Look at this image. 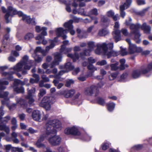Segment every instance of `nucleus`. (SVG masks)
I'll list each match as a JSON object with an SVG mask.
<instances>
[{
	"mask_svg": "<svg viewBox=\"0 0 152 152\" xmlns=\"http://www.w3.org/2000/svg\"><path fill=\"white\" fill-rule=\"evenodd\" d=\"M45 139H47L49 143L53 146H56L59 145L61 141V137L56 134H51L47 135L45 132V130L43 134L41 136L40 138L38 140L35 145L38 148H45V146L41 143Z\"/></svg>",
	"mask_w": 152,
	"mask_h": 152,
	"instance_id": "f257e3e1",
	"label": "nucleus"
},
{
	"mask_svg": "<svg viewBox=\"0 0 152 152\" xmlns=\"http://www.w3.org/2000/svg\"><path fill=\"white\" fill-rule=\"evenodd\" d=\"M125 24L127 26H130L131 32L135 34L134 40L137 43H139L141 40L140 38V35L138 31L139 28H141L146 33H149L151 31V27L147 25L145 23H144L141 26L139 24H134L131 23L130 22H128L127 20H126L125 22Z\"/></svg>",
	"mask_w": 152,
	"mask_h": 152,
	"instance_id": "f03ea898",
	"label": "nucleus"
},
{
	"mask_svg": "<svg viewBox=\"0 0 152 152\" xmlns=\"http://www.w3.org/2000/svg\"><path fill=\"white\" fill-rule=\"evenodd\" d=\"M62 128L61 122L58 120L50 119L47 122L45 126V132L47 135L51 134H56L58 131Z\"/></svg>",
	"mask_w": 152,
	"mask_h": 152,
	"instance_id": "7ed1b4c3",
	"label": "nucleus"
},
{
	"mask_svg": "<svg viewBox=\"0 0 152 152\" xmlns=\"http://www.w3.org/2000/svg\"><path fill=\"white\" fill-rule=\"evenodd\" d=\"M28 60V56L27 55L24 56L22 60L12 68L14 71L12 73L21 71L23 69L26 70H29L33 66L34 61L33 60Z\"/></svg>",
	"mask_w": 152,
	"mask_h": 152,
	"instance_id": "20e7f679",
	"label": "nucleus"
},
{
	"mask_svg": "<svg viewBox=\"0 0 152 152\" xmlns=\"http://www.w3.org/2000/svg\"><path fill=\"white\" fill-rule=\"evenodd\" d=\"M55 31L57 37L54 38L53 39L49 40L50 44V45L46 47L45 50L46 52H48L50 49H53L55 46L56 43L58 42V37H61L63 39H66L67 36L65 34H66L67 32V30L64 29L62 28H56Z\"/></svg>",
	"mask_w": 152,
	"mask_h": 152,
	"instance_id": "39448f33",
	"label": "nucleus"
},
{
	"mask_svg": "<svg viewBox=\"0 0 152 152\" xmlns=\"http://www.w3.org/2000/svg\"><path fill=\"white\" fill-rule=\"evenodd\" d=\"M9 82L5 79H0V98H4L3 100H1L2 104H8L9 99L7 98L9 94L7 92H1V91L5 89L6 87L5 86L8 85Z\"/></svg>",
	"mask_w": 152,
	"mask_h": 152,
	"instance_id": "423d86ee",
	"label": "nucleus"
},
{
	"mask_svg": "<svg viewBox=\"0 0 152 152\" xmlns=\"http://www.w3.org/2000/svg\"><path fill=\"white\" fill-rule=\"evenodd\" d=\"M55 102L54 98L51 96H44L39 104L40 106L44 107L47 110H50L51 105Z\"/></svg>",
	"mask_w": 152,
	"mask_h": 152,
	"instance_id": "0eeeda50",
	"label": "nucleus"
},
{
	"mask_svg": "<svg viewBox=\"0 0 152 152\" xmlns=\"http://www.w3.org/2000/svg\"><path fill=\"white\" fill-rule=\"evenodd\" d=\"M120 65L119 66L118 65L119 63L118 62H116L115 63L112 64L110 65L111 70L113 71H115L118 69L122 70L124 69L126 67H128V65L127 64H125V60L124 59L120 60Z\"/></svg>",
	"mask_w": 152,
	"mask_h": 152,
	"instance_id": "6e6552de",
	"label": "nucleus"
},
{
	"mask_svg": "<svg viewBox=\"0 0 152 152\" xmlns=\"http://www.w3.org/2000/svg\"><path fill=\"white\" fill-rule=\"evenodd\" d=\"M32 117L34 120L41 122L43 120H46L48 118V115H45L43 113H41L39 111L36 110L33 111Z\"/></svg>",
	"mask_w": 152,
	"mask_h": 152,
	"instance_id": "1a4fd4ad",
	"label": "nucleus"
},
{
	"mask_svg": "<svg viewBox=\"0 0 152 152\" xmlns=\"http://www.w3.org/2000/svg\"><path fill=\"white\" fill-rule=\"evenodd\" d=\"M119 24L118 22H116L115 23L114 26V31L113 32V34L114 39L116 42L120 41L121 39L120 31L118 29L119 27Z\"/></svg>",
	"mask_w": 152,
	"mask_h": 152,
	"instance_id": "9d476101",
	"label": "nucleus"
},
{
	"mask_svg": "<svg viewBox=\"0 0 152 152\" xmlns=\"http://www.w3.org/2000/svg\"><path fill=\"white\" fill-rule=\"evenodd\" d=\"M113 47V43H110L107 44V49L105 51V55L107 56L108 58H109L112 56H116L119 54L118 53L112 50Z\"/></svg>",
	"mask_w": 152,
	"mask_h": 152,
	"instance_id": "9b49d317",
	"label": "nucleus"
},
{
	"mask_svg": "<svg viewBox=\"0 0 152 152\" xmlns=\"http://www.w3.org/2000/svg\"><path fill=\"white\" fill-rule=\"evenodd\" d=\"M87 45L88 49L84 51V53L83 54L81 53L80 54V57L81 58H83L84 56H89L90 52L94 50V48L96 46L94 42L92 41H90L88 42Z\"/></svg>",
	"mask_w": 152,
	"mask_h": 152,
	"instance_id": "f8f14e48",
	"label": "nucleus"
},
{
	"mask_svg": "<svg viewBox=\"0 0 152 152\" xmlns=\"http://www.w3.org/2000/svg\"><path fill=\"white\" fill-rule=\"evenodd\" d=\"M64 132L67 134H70L77 136H79L80 134L78 127L76 126L66 128L64 131Z\"/></svg>",
	"mask_w": 152,
	"mask_h": 152,
	"instance_id": "ddd939ff",
	"label": "nucleus"
},
{
	"mask_svg": "<svg viewBox=\"0 0 152 152\" xmlns=\"http://www.w3.org/2000/svg\"><path fill=\"white\" fill-rule=\"evenodd\" d=\"M97 49L95 50V53L97 54H100L102 52V51L100 50L101 49L104 51V54L105 52L107 50V44L106 43H99L97 45Z\"/></svg>",
	"mask_w": 152,
	"mask_h": 152,
	"instance_id": "4468645a",
	"label": "nucleus"
},
{
	"mask_svg": "<svg viewBox=\"0 0 152 152\" xmlns=\"http://www.w3.org/2000/svg\"><path fill=\"white\" fill-rule=\"evenodd\" d=\"M54 58V61L51 65V68H52L55 66L58 65L59 62L61 61L62 57L61 54L58 53H56L55 55Z\"/></svg>",
	"mask_w": 152,
	"mask_h": 152,
	"instance_id": "2eb2a0df",
	"label": "nucleus"
},
{
	"mask_svg": "<svg viewBox=\"0 0 152 152\" xmlns=\"http://www.w3.org/2000/svg\"><path fill=\"white\" fill-rule=\"evenodd\" d=\"M72 20H70L67 22H66L64 24V26L66 28L70 31V33L72 35H73L75 33V31L73 29V26L72 25Z\"/></svg>",
	"mask_w": 152,
	"mask_h": 152,
	"instance_id": "dca6fc26",
	"label": "nucleus"
},
{
	"mask_svg": "<svg viewBox=\"0 0 152 152\" xmlns=\"http://www.w3.org/2000/svg\"><path fill=\"white\" fill-rule=\"evenodd\" d=\"M96 90V88L94 85L91 86L90 87L86 88L84 91V94L87 96H91L94 93L95 90Z\"/></svg>",
	"mask_w": 152,
	"mask_h": 152,
	"instance_id": "f3484780",
	"label": "nucleus"
},
{
	"mask_svg": "<svg viewBox=\"0 0 152 152\" xmlns=\"http://www.w3.org/2000/svg\"><path fill=\"white\" fill-rule=\"evenodd\" d=\"M23 20L27 23L35 25L36 24L34 18L31 19L30 16L25 15L23 16Z\"/></svg>",
	"mask_w": 152,
	"mask_h": 152,
	"instance_id": "a211bd4d",
	"label": "nucleus"
},
{
	"mask_svg": "<svg viewBox=\"0 0 152 152\" xmlns=\"http://www.w3.org/2000/svg\"><path fill=\"white\" fill-rule=\"evenodd\" d=\"M59 68L61 69H66V72H67L70 70L74 68V66H72L70 62H68L66 63L64 66H60Z\"/></svg>",
	"mask_w": 152,
	"mask_h": 152,
	"instance_id": "6ab92c4d",
	"label": "nucleus"
},
{
	"mask_svg": "<svg viewBox=\"0 0 152 152\" xmlns=\"http://www.w3.org/2000/svg\"><path fill=\"white\" fill-rule=\"evenodd\" d=\"M1 10L4 13H6V14L5 15V18L6 20V22L7 23L10 22V20L8 19V18L9 16L12 13V12H10V11L8 10V8L7 9V11L6 9L4 7H1Z\"/></svg>",
	"mask_w": 152,
	"mask_h": 152,
	"instance_id": "aec40b11",
	"label": "nucleus"
},
{
	"mask_svg": "<svg viewBox=\"0 0 152 152\" xmlns=\"http://www.w3.org/2000/svg\"><path fill=\"white\" fill-rule=\"evenodd\" d=\"M141 68L140 70H134L132 74V77L134 78H137L139 77L142 74H144L142 73Z\"/></svg>",
	"mask_w": 152,
	"mask_h": 152,
	"instance_id": "412c9836",
	"label": "nucleus"
},
{
	"mask_svg": "<svg viewBox=\"0 0 152 152\" xmlns=\"http://www.w3.org/2000/svg\"><path fill=\"white\" fill-rule=\"evenodd\" d=\"M8 10L11 12H12V13L14 14H17L20 16H22L23 19V16L25 15L21 11L17 12L16 10L14 8H13L12 6H9L8 7Z\"/></svg>",
	"mask_w": 152,
	"mask_h": 152,
	"instance_id": "4be33fe9",
	"label": "nucleus"
},
{
	"mask_svg": "<svg viewBox=\"0 0 152 152\" xmlns=\"http://www.w3.org/2000/svg\"><path fill=\"white\" fill-rule=\"evenodd\" d=\"M20 84H15V80H14V86H13L14 91L18 93H23L24 91V88L21 86L20 87H17V86Z\"/></svg>",
	"mask_w": 152,
	"mask_h": 152,
	"instance_id": "5701e85b",
	"label": "nucleus"
},
{
	"mask_svg": "<svg viewBox=\"0 0 152 152\" xmlns=\"http://www.w3.org/2000/svg\"><path fill=\"white\" fill-rule=\"evenodd\" d=\"M32 57L34 58L35 61L37 63L41 62L43 58V56L37 55V54L33 53L32 55Z\"/></svg>",
	"mask_w": 152,
	"mask_h": 152,
	"instance_id": "b1692460",
	"label": "nucleus"
},
{
	"mask_svg": "<svg viewBox=\"0 0 152 152\" xmlns=\"http://www.w3.org/2000/svg\"><path fill=\"white\" fill-rule=\"evenodd\" d=\"M109 33L108 30L106 28H103L99 30L98 32V35L100 36H104L107 35Z\"/></svg>",
	"mask_w": 152,
	"mask_h": 152,
	"instance_id": "393cba45",
	"label": "nucleus"
},
{
	"mask_svg": "<svg viewBox=\"0 0 152 152\" xmlns=\"http://www.w3.org/2000/svg\"><path fill=\"white\" fill-rule=\"evenodd\" d=\"M35 39L42 41V43L43 45H46L48 43V41L45 39V37L41 35H38L35 37Z\"/></svg>",
	"mask_w": 152,
	"mask_h": 152,
	"instance_id": "a878e982",
	"label": "nucleus"
},
{
	"mask_svg": "<svg viewBox=\"0 0 152 152\" xmlns=\"http://www.w3.org/2000/svg\"><path fill=\"white\" fill-rule=\"evenodd\" d=\"M72 50V48H66L65 46L62 45L60 50V53H62L66 54L68 52H70Z\"/></svg>",
	"mask_w": 152,
	"mask_h": 152,
	"instance_id": "bb28decb",
	"label": "nucleus"
},
{
	"mask_svg": "<svg viewBox=\"0 0 152 152\" xmlns=\"http://www.w3.org/2000/svg\"><path fill=\"white\" fill-rule=\"evenodd\" d=\"M136 46L134 44H130L129 45V53L132 54L136 52Z\"/></svg>",
	"mask_w": 152,
	"mask_h": 152,
	"instance_id": "cd10ccee",
	"label": "nucleus"
},
{
	"mask_svg": "<svg viewBox=\"0 0 152 152\" xmlns=\"http://www.w3.org/2000/svg\"><path fill=\"white\" fill-rule=\"evenodd\" d=\"M142 68V73L146 74L150 71L152 70V63L149 64L147 68L143 67Z\"/></svg>",
	"mask_w": 152,
	"mask_h": 152,
	"instance_id": "c85d7f7f",
	"label": "nucleus"
},
{
	"mask_svg": "<svg viewBox=\"0 0 152 152\" xmlns=\"http://www.w3.org/2000/svg\"><path fill=\"white\" fill-rule=\"evenodd\" d=\"M75 91L74 90H71L66 91L64 96L66 98L71 97L73 96Z\"/></svg>",
	"mask_w": 152,
	"mask_h": 152,
	"instance_id": "c756f323",
	"label": "nucleus"
},
{
	"mask_svg": "<svg viewBox=\"0 0 152 152\" xmlns=\"http://www.w3.org/2000/svg\"><path fill=\"white\" fill-rule=\"evenodd\" d=\"M33 76L35 78V79L32 78H31L30 82L32 83H38L39 80V75L36 74H34L33 75Z\"/></svg>",
	"mask_w": 152,
	"mask_h": 152,
	"instance_id": "7c9ffc66",
	"label": "nucleus"
},
{
	"mask_svg": "<svg viewBox=\"0 0 152 152\" xmlns=\"http://www.w3.org/2000/svg\"><path fill=\"white\" fill-rule=\"evenodd\" d=\"M0 130H4V131L7 134L10 133V129L9 126H7L5 125H2L0 124Z\"/></svg>",
	"mask_w": 152,
	"mask_h": 152,
	"instance_id": "2f4dec72",
	"label": "nucleus"
},
{
	"mask_svg": "<svg viewBox=\"0 0 152 152\" xmlns=\"http://www.w3.org/2000/svg\"><path fill=\"white\" fill-rule=\"evenodd\" d=\"M132 2V0H126V2L123 5H121L120 6H122L124 9L128 8L131 5Z\"/></svg>",
	"mask_w": 152,
	"mask_h": 152,
	"instance_id": "473e14b6",
	"label": "nucleus"
},
{
	"mask_svg": "<svg viewBox=\"0 0 152 152\" xmlns=\"http://www.w3.org/2000/svg\"><path fill=\"white\" fill-rule=\"evenodd\" d=\"M15 84H20V85H24L26 84L28 81V79L26 78L24 79V81H21L20 80L15 79Z\"/></svg>",
	"mask_w": 152,
	"mask_h": 152,
	"instance_id": "72a5a7b5",
	"label": "nucleus"
},
{
	"mask_svg": "<svg viewBox=\"0 0 152 152\" xmlns=\"http://www.w3.org/2000/svg\"><path fill=\"white\" fill-rule=\"evenodd\" d=\"M2 75L3 76H6L7 79L10 80H13V77L12 75V73H10V72H3L2 73Z\"/></svg>",
	"mask_w": 152,
	"mask_h": 152,
	"instance_id": "f704fd0d",
	"label": "nucleus"
},
{
	"mask_svg": "<svg viewBox=\"0 0 152 152\" xmlns=\"http://www.w3.org/2000/svg\"><path fill=\"white\" fill-rule=\"evenodd\" d=\"M108 110L110 112L112 111L114 109L115 104L113 102L108 103L107 104Z\"/></svg>",
	"mask_w": 152,
	"mask_h": 152,
	"instance_id": "c9c22d12",
	"label": "nucleus"
},
{
	"mask_svg": "<svg viewBox=\"0 0 152 152\" xmlns=\"http://www.w3.org/2000/svg\"><path fill=\"white\" fill-rule=\"evenodd\" d=\"M34 37L33 33H28L26 34L24 37V39L26 40H29L33 38Z\"/></svg>",
	"mask_w": 152,
	"mask_h": 152,
	"instance_id": "e433bc0d",
	"label": "nucleus"
},
{
	"mask_svg": "<svg viewBox=\"0 0 152 152\" xmlns=\"http://www.w3.org/2000/svg\"><path fill=\"white\" fill-rule=\"evenodd\" d=\"M110 144L108 142L103 143L101 146L102 149L104 151L106 150L110 147Z\"/></svg>",
	"mask_w": 152,
	"mask_h": 152,
	"instance_id": "4c0bfd02",
	"label": "nucleus"
},
{
	"mask_svg": "<svg viewBox=\"0 0 152 152\" xmlns=\"http://www.w3.org/2000/svg\"><path fill=\"white\" fill-rule=\"evenodd\" d=\"M67 56L68 57L72 58L74 62L78 59L79 58L78 55L76 53H75L74 55L71 54H67Z\"/></svg>",
	"mask_w": 152,
	"mask_h": 152,
	"instance_id": "58836bf2",
	"label": "nucleus"
},
{
	"mask_svg": "<svg viewBox=\"0 0 152 152\" xmlns=\"http://www.w3.org/2000/svg\"><path fill=\"white\" fill-rule=\"evenodd\" d=\"M15 100L16 101L17 104H19L20 105H25V101L20 98L16 97Z\"/></svg>",
	"mask_w": 152,
	"mask_h": 152,
	"instance_id": "ea45409f",
	"label": "nucleus"
},
{
	"mask_svg": "<svg viewBox=\"0 0 152 152\" xmlns=\"http://www.w3.org/2000/svg\"><path fill=\"white\" fill-rule=\"evenodd\" d=\"M53 83L55 86H57L58 89L60 88L63 86V84L62 83H58L59 81L57 80H54L53 81Z\"/></svg>",
	"mask_w": 152,
	"mask_h": 152,
	"instance_id": "a19ab883",
	"label": "nucleus"
},
{
	"mask_svg": "<svg viewBox=\"0 0 152 152\" xmlns=\"http://www.w3.org/2000/svg\"><path fill=\"white\" fill-rule=\"evenodd\" d=\"M87 68L89 70H91L93 73L95 71H96L97 69L96 67H95L91 64L88 65L87 66Z\"/></svg>",
	"mask_w": 152,
	"mask_h": 152,
	"instance_id": "79ce46f5",
	"label": "nucleus"
},
{
	"mask_svg": "<svg viewBox=\"0 0 152 152\" xmlns=\"http://www.w3.org/2000/svg\"><path fill=\"white\" fill-rule=\"evenodd\" d=\"M39 92L38 94V96L39 97H42L46 94V90L44 89H40L39 90Z\"/></svg>",
	"mask_w": 152,
	"mask_h": 152,
	"instance_id": "37998d69",
	"label": "nucleus"
},
{
	"mask_svg": "<svg viewBox=\"0 0 152 152\" xmlns=\"http://www.w3.org/2000/svg\"><path fill=\"white\" fill-rule=\"evenodd\" d=\"M109 21V18L104 15H101V21L103 23H107Z\"/></svg>",
	"mask_w": 152,
	"mask_h": 152,
	"instance_id": "c03bdc74",
	"label": "nucleus"
},
{
	"mask_svg": "<svg viewBox=\"0 0 152 152\" xmlns=\"http://www.w3.org/2000/svg\"><path fill=\"white\" fill-rule=\"evenodd\" d=\"M117 75L118 74L116 72H114L112 73L109 76V79L111 80H114L116 78Z\"/></svg>",
	"mask_w": 152,
	"mask_h": 152,
	"instance_id": "a18cd8bd",
	"label": "nucleus"
},
{
	"mask_svg": "<svg viewBox=\"0 0 152 152\" xmlns=\"http://www.w3.org/2000/svg\"><path fill=\"white\" fill-rule=\"evenodd\" d=\"M47 29V28L45 27H42V30L41 31L42 32L41 34L40 35L42 36H43L47 35V33L46 31Z\"/></svg>",
	"mask_w": 152,
	"mask_h": 152,
	"instance_id": "49530a36",
	"label": "nucleus"
},
{
	"mask_svg": "<svg viewBox=\"0 0 152 152\" xmlns=\"http://www.w3.org/2000/svg\"><path fill=\"white\" fill-rule=\"evenodd\" d=\"M33 96H28L26 97V99H28V103L31 104L34 102V99L33 98Z\"/></svg>",
	"mask_w": 152,
	"mask_h": 152,
	"instance_id": "de8ad7c7",
	"label": "nucleus"
},
{
	"mask_svg": "<svg viewBox=\"0 0 152 152\" xmlns=\"http://www.w3.org/2000/svg\"><path fill=\"white\" fill-rule=\"evenodd\" d=\"M96 102L99 104L101 105H103L105 103V102L104 99L99 97L97 98L96 100Z\"/></svg>",
	"mask_w": 152,
	"mask_h": 152,
	"instance_id": "09e8293b",
	"label": "nucleus"
},
{
	"mask_svg": "<svg viewBox=\"0 0 152 152\" xmlns=\"http://www.w3.org/2000/svg\"><path fill=\"white\" fill-rule=\"evenodd\" d=\"M78 37L80 38H86L87 37V34L86 32L83 31L80 34L78 35Z\"/></svg>",
	"mask_w": 152,
	"mask_h": 152,
	"instance_id": "8fccbe9b",
	"label": "nucleus"
},
{
	"mask_svg": "<svg viewBox=\"0 0 152 152\" xmlns=\"http://www.w3.org/2000/svg\"><path fill=\"white\" fill-rule=\"evenodd\" d=\"M124 10L122 6L120 7V14L121 16L123 18H124L126 15L125 12L124 11Z\"/></svg>",
	"mask_w": 152,
	"mask_h": 152,
	"instance_id": "3c124183",
	"label": "nucleus"
},
{
	"mask_svg": "<svg viewBox=\"0 0 152 152\" xmlns=\"http://www.w3.org/2000/svg\"><path fill=\"white\" fill-rule=\"evenodd\" d=\"M107 64V61L105 60H102L100 61L97 62L96 64L97 65L103 66Z\"/></svg>",
	"mask_w": 152,
	"mask_h": 152,
	"instance_id": "603ef678",
	"label": "nucleus"
},
{
	"mask_svg": "<svg viewBox=\"0 0 152 152\" xmlns=\"http://www.w3.org/2000/svg\"><path fill=\"white\" fill-rule=\"evenodd\" d=\"M35 89L34 88H32L30 90L28 91V95L30 96H32V94H34L35 92Z\"/></svg>",
	"mask_w": 152,
	"mask_h": 152,
	"instance_id": "864d4df0",
	"label": "nucleus"
},
{
	"mask_svg": "<svg viewBox=\"0 0 152 152\" xmlns=\"http://www.w3.org/2000/svg\"><path fill=\"white\" fill-rule=\"evenodd\" d=\"M115 14L114 12L112 10L108 11L106 13V15L107 16L110 17H112Z\"/></svg>",
	"mask_w": 152,
	"mask_h": 152,
	"instance_id": "5fc2aeb1",
	"label": "nucleus"
},
{
	"mask_svg": "<svg viewBox=\"0 0 152 152\" xmlns=\"http://www.w3.org/2000/svg\"><path fill=\"white\" fill-rule=\"evenodd\" d=\"M94 26L93 25L89 27L87 29V32L89 33H91L92 34H94L96 32V31L92 32V31L93 28H94Z\"/></svg>",
	"mask_w": 152,
	"mask_h": 152,
	"instance_id": "6e6d98bb",
	"label": "nucleus"
},
{
	"mask_svg": "<svg viewBox=\"0 0 152 152\" xmlns=\"http://www.w3.org/2000/svg\"><path fill=\"white\" fill-rule=\"evenodd\" d=\"M90 13L91 14L95 15H98V12L96 8L93 9L90 11Z\"/></svg>",
	"mask_w": 152,
	"mask_h": 152,
	"instance_id": "4d7b16f0",
	"label": "nucleus"
},
{
	"mask_svg": "<svg viewBox=\"0 0 152 152\" xmlns=\"http://www.w3.org/2000/svg\"><path fill=\"white\" fill-rule=\"evenodd\" d=\"M66 72V71L61 70L60 71L58 74L56 75L55 77L56 78H58L59 76L63 75L64 73Z\"/></svg>",
	"mask_w": 152,
	"mask_h": 152,
	"instance_id": "13d9d810",
	"label": "nucleus"
},
{
	"mask_svg": "<svg viewBox=\"0 0 152 152\" xmlns=\"http://www.w3.org/2000/svg\"><path fill=\"white\" fill-rule=\"evenodd\" d=\"M120 32H121L124 35V36H126L128 35V32L127 30L125 28H123L122 29L121 31H120Z\"/></svg>",
	"mask_w": 152,
	"mask_h": 152,
	"instance_id": "bf43d9fd",
	"label": "nucleus"
},
{
	"mask_svg": "<svg viewBox=\"0 0 152 152\" xmlns=\"http://www.w3.org/2000/svg\"><path fill=\"white\" fill-rule=\"evenodd\" d=\"M74 83V81L73 80H67L66 83V86L67 87H69L70 85L73 83Z\"/></svg>",
	"mask_w": 152,
	"mask_h": 152,
	"instance_id": "052dcab7",
	"label": "nucleus"
},
{
	"mask_svg": "<svg viewBox=\"0 0 152 152\" xmlns=\"http://www.w3.org/2000/svg\"><path fill=\"white\" fill-rule=\"evenodd\" d=\"M44 82H49L50 79L45 75H43L41 76Z\"/></svg>",
	"mask_w": 152,
	"mask_h": 152,
	"instance_id": "680f3d73",
	"label": "nucleus"
},
{
	"mask_svg": "<svg viewBox=\"0 0 152 152\" xmlns=\"http://www.w3.org/2000/svg\"><path fill=\"white\" fill-rule=\"evenodd\" d=\"M143 146L141 145H135L133 147V148L136 150H139L142 148Z\"/></svg>",
	"mask_w": 152,
	"mask_h": 152,
	"instance_id": "e2e57ef3",
	"label": "nucleus"
},
{
	"mask_svg": "<svg viewBox=\"0 0 152 152\" xmlns=\"http://www.w3.org/2000/svg\"><path fill=\"white\" fill-rule=\"evenodd\" d=\"M37 52L42 53V50L41 47H37L35 50H34V53L37 54Z\"/></svg>",
	"mask_w": 152,
	"mask_h": 152,
	"instance_id": "0e129e2a",
	"label": "nucleus"
},
{
	"mask_svg": "<svg viewBox=\"0 0 152 152\" xmlns=\"http://www.w3.org/2000/svg\"><path fill=\"white\" fill-rule=\"evenodd\" d=\"M137 4L139 5H142L145 4V1L144 0H137Z\"/></svg>",
	"mask_w": 152,
	"mask_h": 152,
	"instance_id": "69168bd1",
	"label": "nucleus"
},
{
	"mask_svg": "<svg viewBox=\"0 0 152 152\" xmlns=\"http://www.w3.org/2000/svg\"><path fill=\"white\" fill-rule=\"evenodd\" d=\"M80 71V69L78 67L74 69L72 72V74L73 75H77Z\"/></svg>",
	"mask_w": 152,
	"mask_h": 152,
	"instance_id": "338daca9",
	"label": "nucleus"
},
{
	"mask_svg": "<svg viewBox=\"0 0 152 152\" xmlns=\"http://www.w3.org/2000/svg\"><path fill=\"white\" fill-rule=\"evenodd\" d=\"M66 149L65 148L60 147L58 148V150L59 152H65Z\"/></svg>",
	"mask_w": 152,
	"mask_h": 152,
	"instance_id": "774afa93",
	"label": "nucleus"
}]
</instances>
